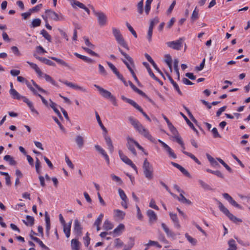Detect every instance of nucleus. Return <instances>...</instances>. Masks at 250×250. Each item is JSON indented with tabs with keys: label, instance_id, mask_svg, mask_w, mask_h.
Listing matches in <instances>:
<instances>
[{
	"label": "nucleus",
	"instance_id": "f257e3e1",
	"mask_svg": "<svg viewBox=\"0 0 250 250\" xmlns=\"http://www.w3.org/2000/svg\"><path fill=\"white\" fill-rule=\"evenodd\" d=\"M128 120L130 124L141 135L150 142L155 143V139L151 136L148 129L146 128L137 120L132 117H130Z\"/></svg>",
	"mask_w": 250,
	"mask_h": 250
},
{
	"label": "nucleus",
	"instance_id": "f03ea898",
	"mask_svg": "<svg viewBox=\"0 0 250 250\" xmlns=\"http://www.w3.org/2000/svg\"><path fill=\"white\" fill-rule=\"evenodd\" d=\"M17 81L20 83H25L27 87L32 91L33 94H36V89H38L40 92L45 94L47 93V92L46 90L41 87L33 80H32L31 82H29L23 77L18 76Z\"/></svg>",
	"mask_w": 250,
	"mask_h": 250
},
{
	"label": "nucleus",
	"instance_id": "7ed1b4c3",
	"mask_svg": "<svg viewBox=\"0 0 250 250\" xmlns=\"http://www.w3.org/2000/svg\"><path fill=\"white\" fill-rule=\"evenodd\" d=\"M127 139V144L126 146L128 149L131 152V153L134 155H137V152L135 149L134 146H135L139 150H141L146 155H147L148 153L146 152L144 148L141 146L139 144L134 140L133 138L127 137L126 138Z\"/></svg>",
	"mask_w": 250,
	"mask_h": 250
},
{
	"label": "nucleus",
	"instance_id": "20e7f679",
	"mask_svg": "<svg viewBox=\"0 0 250 250\" xmlns=\"http://www.w3.org/2000/svg\"><path fill=\"white\" fill-rule=\"evenodd\" d=\"M42 17L44 21H46L48 19L55 21H63L64 20V17L61 13H56L50 9L46 10L45 12V15H42Z\"/></svg>",
	"mask_w": 250,
	"mask_h": 250
},
{
	"label": "nucleus",
	"instance_id": "39448f33",
	"mask_svg": "<svg viewBox=\"0 0 250 250\" xmlns=\"http://www.w3.org/2000/svg\"><path fill=\"white\" fill-rule=\"evenodd\" d=\"M112 32L117 43L128 50L129 47L125 42L120 30L114 27L112 28Z\"/></svg>",
	"mask_w": 250,
	"mask_h": 250
},
{
	"label": "nucleus",
	"instance_id": "423d86ee",
	"mask_svg": "<svg viewBox=\"0 0 250 250\" xmlns=\"http://www.w3.org/2000/svg\"><path fill=\"white\" fill-rule=\"evenodd\" d=\"M95 87L99 91L100 94L104 98L109 99L114 106H117L118 104L116 98L109 91L104 89L98 85L94 84Z\"/></svg>",
	"mask_w": 250,
	"mask_h": 250
},
{
	"label": "nucleus",
	"instance_id": "0eeeda50",
	"mask_svg": "<svg viewBox=\"0 0 250 250\" xmlns=\"http://www.w3.org/2000/svg\"><path fill=\"white\" fill-rule=\"evenodd\" d=\"M143 169L145 177L149 180H152L153 178V167L146 158L144 161Z\"/></svg>",
	"mask_w": 250,
	"mask_h": 250
},
{
	"label": "nucleus",
	"instance_id": "6e6552de",
	"mask_svg": "<svg viewBox=\"0 0 250 250\" xmlns=\"http://www.w3.org/2000/svg\"><path fill=\"white\" fill-rule=\"evenodd\" d=\"M218 207L221 211L225 214L230 220L234 223H241L242 220L235 216L233 214L229 212L221 202L219 203Z\"/></svg>",
	"mask_w": 250,
	"mask_h": 250
},
{
	"label": "nucleus",
	"instance_id": "1a4fd4ad",
	"mask_svg": "<svg viewBox=\"0 0 250 250\" xmlns=\"http://www.w3.org/2000/svg\"><path fill=\"white\" fill-rule=\"evenodd\" d=\"M118 49H119V51H120V52L121 53V54L126 60H122V61L124 62V63L125 64V65L127 67L128 69L129 70L130 73H131L132 71H134L132 68V67L134 66V62H133V59L128 54H127L125 52H124L123 50L122 49H121L120 48H119Z\"/></svg>",
	"mask_w": 250,
	"mask_h": 250
},
{
	"label": "nucleus",
	"instance_id": "9d476101",
	"mask_svg": "<svg viewBox=\"0 0 250 250\" xmlns=\"http://www.w3.org/2000/svg\"><path fill=\"white\" fill-rule=\"evenodd\" d=\"M93 14L97 17L98 23L100 26H104L107 23V17L101 11H96L93 7H91Z\"/></svg>",
	"mask_w": 250,
	"mask_h": 250
},
{
	"label": "nucleus",
	"instance_id": "9b49d317",
	"mask_svg": "<svg viewBox=\"0 0 250 250\" xmlns=\"http://www.w3.org/2000/svg\"><path fill=\"white\" fill-rule=\"evenodd\" d=\"M184 39L180 38L176 41L168 42L166 43L168 47L176 50H180L183 46V42Z\"/></svg>",
	"mask_w": 250,
	"mask_h": 250
},
{
	"label": "nucleus",
	"instance_id": "f8f14e48",
	"mask_svg": "<svg viewBox=\"0 0 250 250\" xmlns=\"http://www.w3.org/2000/svg\"><path fill=\"white\" fill-rule=\"evenodd\" d=\"M119 155L120 159L126 165L130 166L133 169L135 170L136 172H137V168L136 166L132 163L131 160L129 159L126 156H125L122 151V150H119Z\"/></svg>",
	"mask_w": 250,
	"mask_h": 250
},
{
	"label": "nucleus",
	"instance_id": "ddd939ff",
	"mask_svg": "<svg viewBox=\"0 0 250 250\" xmlns=\"http://www.w3.org/2000/svg\"><path fill=\"white\" fill-rule=\"evenodd\" d=\"M223 196L231 205L233 206L234 207H235L238 208L242 209V207L241 206H240L239 204H238L236 202H235L233 199V198L228 193H223Z\"/></svg>",
	"mask_w": 250,
	"mask_h": 250
},
{
	"label": "nucleus",
	"instance_id": "4468645a",
	"mask_svg": "<svg viewBox=\"0 0 250 250\" xmlns=\"http://www.w3.org/2000/svg\"><path fill=\"white\" fill-rule=\"evenodd\" d=\"M82 228L79 221L77 219L74 221L73 231L77 236H80L82 235Z\"/></svg>",
	"mask_w": 250,
	"mask_h": 250
},
{
	"label": "nucleus",
	"instance_id": "2eb2a0df",
	"mask_svg": "<svg viewBox=\"0 0 250 250\" xmlns=\"http://www.w3.org/2000/svg\"><path fill=\"white\" fill-rule=\"evenodd\" d=\"M9 93L13 99L18 100H22L23 102L24 98H27L26 97L21 95L15 89H10Z\"/></svg>",
	"mask_w": 250,
	"mask_h": 250
},
{
	"label": "nucleus",
	"instance_id": "dca6fc26",
	"mask_svg": "<svg viewBox=\"0 0 250 250\" xmlns=\"http://www.w3.org/2000/svg\"><path fill=\"white\" fill-rule=\"evenodd\" d=\"M125 213L120 209L114 210V217L116 220L121 221L125 217Z\"/></svg>",
	"mask_w": 250,
	"mask_h": 250
},
{
	"label": "nucleus",
	"instance_id": "f3484780",
	"mask_svg": "<svg viewBox=\"0 0 250 250\" xmlns=\"http://www.w3.org/2000/svg\"><path fill=\"white\" fill-rule=\"evenodd\" d=\"M146 215L149 218V222L150 223L156 222L157 220V216L156 213L151 209H148L146 211Z\"/></svg>",
	"mask_w": 250,
	"mask_h": 250
},
{
	"label": "nucleus",
	"instance_id": "a211bd4d",
	"mask_svg": "<svg viewBox=\"0 0 250 250\" xmlns=\"http://www.w3.org/2000/svg\"><path fill=\"white\" fill-rule=\"evenodd\" d=\"M169 215L170 216V218L171 220H172V221L174 224V226L178 229H180L181 227V226L180 225L179 221L177 217V214L170 212L169 213Z\"/></svg>",
	"mask_w": 250,
	"mask_h": 250
},
{
	"label": "nucleus",
	"instance_id": "6ab92c4d",
	"mask_svg": "<svg viewBox=\"0 0 250 250\" xmlns=\"http://www.w3.org/2000/svg\"><path fill=\"white\" fill-rule=\"evenodd\" d=\"M26 62L30 66V67L35 70L39 78H41L43 76V73L42 72L40 68L38 65L33 62L29 61H27Z\"/></svg>",
	"mask_w": 250,
	"mask_h": 250
},
{
	"label": "nucleus",
	"instance_id": "aec40b11",
	"mask_svg": "<svg viewBox=\"0 0 250 250\" xmlns=\"http://www.w3.org/2000/svg\"><path fill=\"white\" fill-rule=\"evenodd\" d=\"M26 62L30 66V67L35 70L39 78H41L43 76V73L42 72L40 68L38 65L33 62L29 61H27Z\"/></svg>",
	"mask_w": 250,
	"mask_h": 250
},
{
	"label": "nucleus",
	"instance_id": "412c9836",
	"mask_svg": "<svg viewBox=\"0 0 250 250\" xmlns=\"http://www.w3.org/2000/svg\"><path fill=\"white\" fill-rule=\"evenodd\" d=\"M161 226L168 237H170L172 238V239H175L176 236L175 234L172 231L170 230L165 223H162L161 224Z\"/></svg>",
	"mask_w": 250,
	"mask_h": 250
},
{
	"label": "nucleus",
	"instance_id": "4be33fe9",
	"mask_svg": "<svg viewBox=\"0 0 250 250\" xmlns=\"http://www.w3.org/2000/svg\"><path fill=\"white\" fill-rule=\"evenodd\" d=\"M24 102L26 103L30 108L33 114L38 116L39 115L38 111L34 108L33 103L28 98H24Z\"/></svg>",
	"mask_w": 250,
	"mask_h": 250
},
{
	"label": "nucleus",
	"instance_id": "5701e85b",
	"mask_svg": "<svg viewBox=\"0 0 250 250\" xmlns=\"http://www.w3.org/2000/svg\"><path fill=\"white\" fill-rule=\"evenodd\" d=\"M169 130L172 134V137L174 140L177 139V138H179L181 136L179 135L178 131L176 128L173 125L170 123L167 125Z\"/></svg>",
	"mask_w": 250,
	"mask_h": 250
},
{
	"label": "nucleus",
	"instance_id": "b1692460",
	"mask_svg": "<svg viewBox=\"0 0 250 250\" xmlns=\"http://www.w3.org/2000/svg\"><path fill=\"white\" fill-rule=\"evenodd\" d=\"M71 224L72 221H70L68 224L62 225L63 232L67 238H69L70 236Z\"/></svg>",
	"mask_w": 250,
	"mask_h": 250
},
{
	"label": "nucleus",
	"instance_id": "393cba45",
	"mask_svg": "<svg viewBox=\"0 0 250 250\" xmlns=\"http://www.w3.org/2000/svg\"><path fill=\"white\" fill-rule=\"evenodd\" d=\"M34 56L37 59H38L41 62H43L46 64H47L50 66H55V64L54 62H53L52 61H51L48 59H46L45 58L38 57V56H37L35 54H34Z\"/></svg>",
	"mask_w": 250,
	"mask_h": 250
},
{
	"label": "nucleus",
	"instance_id": "a878e982",
	"mask_svg": "<svg viewBox=\"0 0 250 250\" xmlns=\"http://www.w3.org/2000/svg\"><path fill=\"white\" fill-rule=\"evenodd\" d=\"M51 59L52 60L56 61L57 62H58L60 65H62L63 66H64V67L67 68L69 69H71V66L68 63H67L66 62L64 61L63 60L59 59V58H56V57H51Z\"/></svg>",
	"mask_w": 250,
	"mask_h": 250
},
{
	"label": "nucleus",
	"instance_id": "bb28decb",
	"mask_svg": "<svg viewBox=\"0 0 250 250\" xmlns=\"http://www.w3.org/2000/svg\"><path fill=\"white\" fill-rule=\"evenodd\" d=\"M81 243L77 239H73L71 242V247L72 250H81Z\"/></svg>",
	"mask_w": 250,
	"mask_h": 250
},
{
	"label": "nucleus",
	"instance_id": "cd10ccee",
	"mask_svg": "<svg viewBox=\"0 0 250 250\" xmlns=\"http://www.w3.org/2000/svg\"><path fill=\"white\" fill-rule=\"evenodd\" d=\"M104 139L105 140L106 144L107 146V148L110 153H112L114 151V146L112 144V141L111 138L107 136H105L104 137Z\"/></svg>",
	"mask_w": 250,
	"mask_h": 250
},
{
	"label": "nucleus",
	"instance_id": "c85d7f7f",
	"mask_svg": "<svg viewBox=\"0 0 250 250\" xmlns=\"http://www.w3.org/2000/svg\"><path fill=\"white\" fill-rule=\"evenodd\" d=\"M75 142L79 148H82L84 145L83 138L80 135H77L75 138Z\"/></svg>",
	"mask_w": 250,
	"mask_h": 250
},
{
	"label": "nucleus",
	"instance_id": "c756f323",
	"mask_svg": "<svg viewBox=\"0 0 250 250\" xmlns=\"http://www.w3.org/2000/svg\"><path fill=\"white\" fill-rule=\"evenodd\" d=\"M74 55L78 58L83 60L84 61H85L86 62H88V63L94 62V61L93 59H92L89 57H87L86 56L79 54L77 53H75Z\"/></svg>",
	"mask_w": 250,
	"mask_h": 250
},
{
	"label": "nucleus",
	"instance_id": "7c9ffc66",
	"mask_svg": "<svg viewBox=\"0 0 250 250\" xmlns=\"http://www.w3.org/2000/svg\"><path fill=\"white\" fill-rule=\"evenodd\" d=\"M207 157L209 162L211 166L213 167H218L219 166L217 161L214 159L212 156H211L209 154H207Z\"/></svg>",
	"mask_w": 250,
	"mask_h": 250
},
{
	"label": "nucleus",
	"instance_id": "2f4dec72",
	"mask_svg": "<svg viewBox=\"0 0 250 250\" xmlns=\"http://www.w3.org/2000/svg\"><path fill=\"white\" fill-rule=\"evenodd\" d=\"M167 75V77H168V78L169 81L170 82L171 84L173 85L175 90L178 92V93L179 95H182V93L181 91L180 90L178 85L174 81V80L172 79V78L169 75Z\"/></svg>",
	"mask_w": 250,
	"mask_h": 250
},
{
	"label": "nucleus",
	"instance_id": "473e14b6",
	"mask_svg": "<svg viewBox=\"0 0 250 250\" xmlns=\"http://www.w3.org/2000/svg\"><path fill=\"white\" fill-rule=\"evenodd\" d=\"M125 226L123 224H120L116 228H115L113 233L116 235H119L121 234L123 230L124 229Z\"/></svg>",
	"mask_w": 250,
	"mask_h": 250
},
{
	"label": "nucleus",
	"instance_id": "72a5a7b5",
	"mask_svg": "<svg viewBox=\"0 0 250 250\" xmlns=\"http://www.w3.org/2000/svg\"><path fill=\"white\" fill-rule=\"evenodd\" d=\"M113 224L108 220H106L103 224V228L105 230H109L113 228Z\"/></svg>",
	"mask_w": 250,
	"mask_h": 250
},
{
	"label": "nucleus",
	"instance_id": "f704fd0d",
	"mask_svg": "<svg viewBox=\"0 0 250 250\" xmlns=\"http://www.w3.org/2000/svg\"><path fill=\"white\" fill-rule=\"evenodd\" d=\"M198 182L200 186L204 188L205 190H210L212 189L210 186L208 185L207 183H206L205 182H204L203 180L199 179L198 180Z\"/></svg>",
	"mask_w": 250,
	"mask_h": 250
},
{
	"label": "nucleus",
	"instance_id": "c9c22d12",
	"mask_svg": "<svg viewBox=\"0 0 250 250\" xmlns=\"http://www.w3.org/2000/svg\"><path fill=\"white\" fill-rule=\"evenodd\" d=\"M42 77H44L46 82L50 83L52 85L57 86V83L49 75L44 74Z\"/></svg>",
	"mask_w": 250,
	"mask_h": 250
},
{
	"label": "nucleus",
	"instance_id": "e433bc0d",
	"mask_svg": "<svg viewBox=\"0 0 250 250\" xmlns=\"http://www.w3.org/2000/svg\"><path fill=\"white\" fill-rule=\"evenodd\" d=\"M145 246H146V248L144 250H147L150 246H155L159 248H161L162 247L161 245H160L157 242L152 240H149L148 243L145 244Z\"/></svg>",
	"mask_w": 250,
	"mask_h": 250
},
{
	"label": "nucleus",
	"instance_id": "4c0bfd02",
	"mask_svg": "<svg viewBox=\"0 0 250 250\" xmlns=\"http://www.w3.org/2000/svg\"><path fill=\"white\" fill-rule=\"evenodd\" d=\"M178 200L179 201H180V202L184 203V204H186L188 205L191 204V201L190 200L187 199V198H186L184 196L183 193H181L180 194V196L178 198Z\"/></svg>",
	"mask_w": 250,
	"mask_h": 250
},
{
	"label": "nucleus",
	"instance_id": "58836bf2",
	"mask_svg": "<svg viewBox=\"0 0 250 250\" xmlns=\"http://www.w3.org/2000/svg\"><path fill=\"white\" fill-rule=\"evenodd\" d=\"M26 218V221L23 220V223L26 226H32L34 224V217H33L31 216H29V215H27Z\"/></svg>",
	"mask_w": 250,
	"mask_h": 250
},
{
	"label": "nucleus",
	"instance_id": "ea45409f",
	"mask_svg": "<svg viewBox=\"0 0 250 250\" xmlns=\"http://www.w3.org/2000/svg\"><path fill=\"white\" fill-rule=\"evenodd\" d=\"M205 171L208 172H209V173H212L213 174H214V175H216L218 177H220V178H224L223 174L219 170L214 171V170H211L210 169H209V168H206V169H205Z\"/></svg>",
	"mask_w": 250,
	"mask_h": 250
},
{
	"label": "nucleus",
	"instance_id": "a19ab883",
	"mask_svg": "<svg viewBox=\"0 0 250 250\" xmlns=\"http://www.w3.org/2000/svg\"><path fill=\"white\" fill-rule=\"evenodd\" d=\"M153 1V0H146V4L145 7V12L146 14V15H148L150 9H151V4L152 2Z\"/></svg>",
	"mask_w": 250,
	"mask_h": 250
},
{
	"label": "nucleus",
	"instance_id": "79ce46f5",
	"mask_svg": "<svg viewBox=\"0 0 250 250\" xmlns=\"http://www.w3.org/2000/svg\"><path fill=\"white\" fill-rule=\"evenodd\" d=\"M164 150L167 153L169 157L173 159H176L177 158L176 155L169 146L167 147V148H166Z\"/></svg>",
	"mask_w": 250,
	"mask_h": 250
},
{
	"label": "nucleus",
	"instance_id": "37998d69",
	"mask_svg": "<svg viewBox=\"0 0 250 250\" xmlns=\"http://www.w3.org/2000/svg\"><path fill=\"white\" fill-rule=\"evenodd\" d=\"M183 153L189 157L191 159H192L193 161H194L197 164L201 165V163L200 161L192 153L188 152L186 151H183Z\"/></svg>",
	"mask_w": 250,
	"mask_h": 250
},
{
	"label": "nucleus",
	"instance_id": "c03bdc74",
	"mask_svg": "<svg viewBox=\"0 0 250 250\" xmlns=\"http://www.w3.org/2000/svg\"><path fill=\"white\" fill-rule=\"evenodd\" d=\"M180 114L184 118V119L185 120L187 124L190 126V127L192 128L194 131L197 132V130L194 126L193 124L189 120V119L187 117V116L182 112H181Z\"/></svg>",
	"mask_w": 250,
	"mask_h": 250
},
{
	"label": "nucleus",
	"instance_id": "a18cd8bd",
	"mask_svg": "<svg viewBox=\"0 0 250 250\" xmlns=\"http://www.w3.org/2000/svg\"><path fill=\"white\" fill-rule=\"evenodd\" d=\"M144 0H141L137 4V11L138 13L142 15L143 13Z\"/></svg>",
	"mask_w": 250,
	"mask_h": 250
},
{
	"label": "nucleus",
	"instance_id": "49530a36",
	"mask_svg": "<svg viewBox=\"0 0 250 250\" xmlns=\"http://www.w3.org/2000/svg\"><path fill=\"white\" fill-rule=\"evenodd\" d=\"M60 81L61 82H62V83H63V84H64L65 85H66V86H67L71 88H73L75 90H76V89H77L78 84L76 83L69 82L67 81H63L60 80Z\"/></svg>",
	"mask_w": 250,
	"mask_h": 250
},
{
	"label": "nucleus",
	"instance_id": "de8ad7c7",
	"mask_svg": "<svg viewBox=\"0 0 250 250\" xmlns=\"http://www.w3.org/2000/svg\"><path fill=\"white\" fill-rule=\"evenodd\" d=\"M71 5L74 8H76V6H78L82 9L84 8V6H85L83 3L76 0H73L71 1Z\"/></svg>",
	"mask_w": 250,
	"mask_h": 250
},
{
	"label": "nucleus",
	"instance_id": "09e8293b",
	"mask_svg": "<svg viewBox=\"0 0 250 250\" xmlns=\"http://www.w3.org/2000/svg\"><path fill=\"white\" fill-rule=\"evenodd\" d=\"M228 245L229 248L228 249H230L232 250H237V246L236 244V242L234 240L231 239L228 241Z\"/></svg>",
	"mask_w": 250,
	"mask_h": 250
},
{
	"label": "nucleus",
	"instance_id": "8fccbe9b",
	"mask_svg": "<svg viewBox=\"0 0 250 250\" xmlns=\"http://www.w3.org/2000/svg\"><path fill=\"white\" fill-rule=\"evenodd\" d=\"M41 23V20L40 19H35L33 20L30 26L31 28H35L39 26Z\"/></svg>",
	"mask_w": 250,
	"mask_h": 250
},
{
	"label": "nucleus",
	"instance_id": "3c124183",
	"mask_svg": "<svg viewBox=\"0 0 250 250\" xmlns=\"http://www.w3.org/2000/svg\"><path fill=\"white\" fill-rule=\"evenodd\" d=\"M121 98L123 100H124V101L130 104L131 105H132L135 108H136V107L138 105V104L135 102H134V101H133L131 99H128V98L125 97L123 95L121 96Z\"/></svg>",
	"mask_w": 250,
	"mask_h": 250
},
{
	"label": "nucleus",
	"instance_id": "603ef678",
	"mask_svg": "<svg viewBox=\"0 0 250 250\" xmlns=\"http://www.w3.org/2000/svg\"><path fill=\"white\" fill-rule=\"evenodd\" d=\"M4 160L9 162V164L12 166L16 165V162L14 159L9 155H6L4 157Z\"/></svg>",
	"mask_w": 250,
	"mask_h": 250
},
{
	"label": "nucleus",
	"instance_id": "864d4df0",
	"mask_svg": "<svg viewBox=\"0 0 250 250\" xmlns=\"http://www.w3.org/2000/svg\"><path fill=\"white\" fill-rule=\"evenodd\" d=\"M41 34H42V36L46 40H47L48 42H50L51 41V36L44 29H42L41 31Z\"/></svg>",
	"mask_w": 250,
	"mask_h": 250
},
{
	"label": "nucleus",
	"instance_id": "5fc2aeb1",
	"mask_svg": "<svg viewBox=\"0 0 250 250\" xmlns=\"http://www.w3.org/2000/svg\"><path fill=\"white\" fill-rule=\"evenodd\" d=\"M32 239L39 244V245L42 248L47 249L48 248L42 243V242L38 238L36 237H32Z\"/></svg>",
	"mask_w": 250,
	"mask_h": 250
},
{
	"label": "nucleus",
	"instance_id": "6e6d98bb",
	"mask_svg": "<svg viewBox=\"0 0 250 250\" xmlns=\"http://www.w3.org/2000/svg\"><path fill=\"white\" fill-rule=\"evenodd\" d=\"M167 59L165 60V62L168 66L169 67L170 70L172 72V59L169 55H167L166 56Z\"/></svg>",
	"mask_w": 250,
	"mask_h": 250
},
{
	"label": "nucleus",
	"instance_id": "4d7b16f0",
	"mask_svg": "<svg viewBox=\"0 0 250 250\" xmlns=\"http://www.w3.org/2000/svg\"><path fill=\"white\" fill-rule=\"evenodd\" d=\"M159 19L157 17H155V18L151 19L150 21V24L149 26V28L153 29L154 26L159 22Z\"/></svg>",
	"mask_w": 250,
	"mask_h": 250
},
{
	"label": "nucleus",
	"instance_id": "13d9d810",
	"mask_svg": "<svg viewBox=\"0 0 250 250\" xmlns=\"http://www.w3.org/2000/svg\"><path fill=\"white\" fill-rule=\"evenodd\" d=\"M118 193L119 194V196H120L121 199H122V200H127V199H128L125 192L122 189L119 188L118 189Z\"/></svg>",
	"mask_w": 250,
	"mask_h": 250
},
{
	"label": "nucleus",
	"instance_id": "bf43d9fd",
	"mask_svg": "<svg viewBox=\"0 0 250 250\" xmlns=\"http://www.w3.org/2000/svg\"><path fill=\"white\" fill-rule=\"evenodd\" d=\"M98 67H99V73L101 75H102L104 76H106L107 75L106 71L105 70V68L102 65H101V64H99L98 65Z\"/></svg>",
	"mask_w": 250,
	"mask_h": 250
},
{
	"label": "nucleus",
	"instance_id": "052dcab7",
	"mask_svg": "<svg viewBox=\"0 0 250 250\" xmlns=\"http://www.w3.org/2000/svg\"><path fill=\"white\" fill-rule=\"evenodd\" d=\"M104 217V214L101 213L97 219L95 220L94 225V226H100L102 221L103 218Z\"/></svg>",
	"mask_w": 250,
	"mask_h": 250
},
{
	"label": "nucleus",
	"instance_id": "680f3d73",
	"mask_svg": "<svg viewBox=\"0 0 250 250\" xmlns=\"http://www.w3.org/2000/svg\"><path fill=\"white\" fill-rule=\"evenodd\" d=\"M135 108L138 110L143 115V116L146 118L147 120H148L149 122H151V119H150V118L145 112H144L142 108L138 104L136 107Z\"/></svg>",
	"mask_w": 250,
	"mask_h": 250
},
{
	"label": "nucleus",
	"instance_id": "e2e57ef3",
	"mask_svg": "<svg viewBox=\"0 0 250 250\" xmlns=\"http://www.w3.org/2000/svg\"><path fill=\"white\" fill-rule=\"evenodd\" d=\"M38 92H39L38 91V89H36V94H33L34 95H36V96H39L41 99L42 100V103L46 106H48V102Z\"/></svg>",
	"mask_w": 250,
	"mask_h": 250
},
{
	"label": "nucleus",
	"instance_id": "0e129e2a",
	"mask_svg": "<svg viewBox=\"0 0 250 250\" xmlns=\"http://www.w3.org/2000/svg\"><path fill=\"white\" fill-rule=\"evenodd\" d=\"M149 207L157 210L159 209V207L156 205L155 201L153 199H151L150 200L149 204Z\"/></svg>",
	"mask_w": 250,
	"mask_h": 250
},
{
	"label": "nucleus",
	"instance_id": "69168bd1",
	"mask_svg": "<svg viewBox=\"0 0 250 250\" xmlns=\"http://www.w3.org/2000/svg\"><path fill=\"white\" fill-rule=\"evenodd\" d=\"M110 176L113 181L118 183L120 185H121L123 183L122 179L119 177L113 174H111Z\"/></svg>",
	"mask_w": 250,
	"mask_h": 250
},
{
	"label": "nucleus",
	"instance_id": "338daca9",
	"mask_svg": "<svg viewBox=\"0 0 250 250\" xmlns=\"http://www.w3.org/2000/svg\"><path fill=\"white\" fill-rule=\"evenodd\" d=\"M174 141H176L177 143H178L181 146L182 149V151L183 152V151H185V145L182 140V138L181 137L179 138H177V139Z\"/></svg>",
	"mask_w": 250,
	"mask_h": 250
},
{
	"label": "nucleus",
	"instance_id": "774afa93",
	"mask_svg": "<svg viewBox=\"0 0 250 250\" xmlns=\"http://www.w3.org/2000/svg\"><path fill=\"white\" fill-rule=\"evenodd\" d=\"M198 18V10H197V8L196 7L194 11L192 12V16L191 19L193 21H195Z\"/></svg>",
	"mask_w": 250,
	"mask_h": 250
}]
</instances>
